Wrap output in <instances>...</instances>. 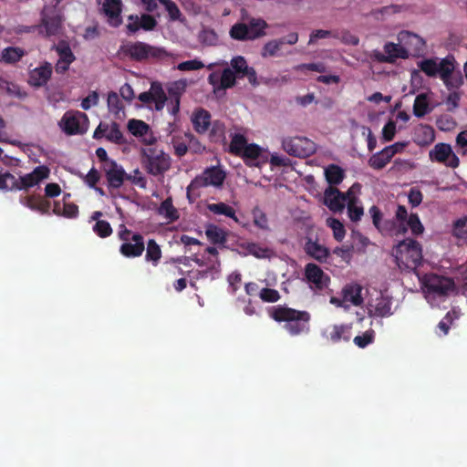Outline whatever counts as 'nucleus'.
Returning a JSON list of instances; mask_svg holds the SVG:
<instances>
[{
    "mask_svg": "<svg viewBox=\"0 0 467 467\" xmlns=\"http://www.w3.org/2000/svg\"><path fill=\"white\" fill-rule=\"evenodd\" d=\"M269 316L276 322H285V328L291 336L307 333L310 329V314L285 306H275L268 309Z\"/></svg>",
    "mask_w": 467,
    "mask_h": 467,
    "instance_id": "nucleus-1",
    "label": "nucleus"
},
{
    "mask_svg": "<svg viewBox=\"0 0 467 467\" xmlns=\"http://www.w3.org/2000/svg\"><path fill=\"white\" fill-rule=\"evenodd\" d=\"M229 149L232 153L243 158L249 166L260 167L269 160V152L266 148L255 143H248L245 137L241 134H234L232 137Z\"/></svg>",
    "mask_w": 467,
    "mask_h": 467,
    "instance_id": "nucleus-2",
    "label": "nucleus"
},
{
    "mask_svg": "<svg viewBox=\"0 0 467 467\" xmlns=\"http://www.w3.org/2000/svg\"><path fill=\"white\" fill-rule=\"evenodd\" d=\"M393 255L400 269H415L422 259L421 247L416 241L406 239L396 245Z\"/></svg>",
    "mask_w": 467,
    "mask_h": 467,
    "instance_id": "nucleus-3",
    "label": "nucleus"
},
{
    "mask_svg": "<svg viewBox=\"0 0 467 467\" xmlns=\"http://www.w3.org/2000/svg\"><path fill=\"white\" fill-rule=\"evenodd\" d=\"M193 129L199 134H208L212 140L223 136L224 126L220 121H212L210 113L203 109H195L191 117Z\"/></svg>",
    "mask_w": 467,
    "mask_h": 467,
    "instance_id": "nucleus-4",
    "label": "nucleus"
},
{
    "mask_svg": "<svg viewBox=\"0 0 467 467\" xmlns=\"http://www.w3.org/2000/svg\"><path fill=\"white\" fill-rule=\"evenodd\" d=\"M225 179V173L220 168H210L195 177L187 187V197L193 202L198 196L197 191L202 187H220Z\"/></svg>",
    "mask_w": 467,
    "mask_h": 467,
    "instance_id": "nucleus-5",
    "label": "nucleus"
},
{
    "mask_svg": "<svg viewBox=\"0 0 467 467\" xmlns=\"http://www.w3.org/2000/svg\"><path fill=\"white\" fill-rule=\"evenodd\" d=\"M140 153L146 171L151 175H161L171 167V158L162 150L158 148H142Z\"/></svg>",
    "mask_w": 467,
    "mask_h": 467,
    "instance_id": "nucleus-6",
    "label": "nucleus"
},
{
    "mask_svg": "<svg viewBox=\"0 0 467 467\" xmlns=\"http://www.w3.org/2000/svg\"><path fill=\"white\" fill-rule=\"evenodd\" d=\"M281 147L290 156L298 158L308 157L317 150V144L305 136H285Z\"/></svg>",
    "mask_w": 467,
    "mask_h": 467,
    "instance_id": "nucleus-7",
    "label": "nucleus"
},
{
    "mask_svg": "<svg viewBox=\"0 0 467 467\" xmlns=\"http://www.w3.org/2000/svg\"><path fill=\"white\" fill-rule=\"evenodd\" d=\"M456 60L453 56L445 57H429L420 60L417 63L418 67L428 77H440L445 73L454 71L456 67Z\"/></svg>",
    "mask_w": 467,
    "mask_h": 467,
    "instance_id": "nucleus-8",
    "label": "nucleus"
},
{
    "mask_svg": "<svg viewBox=\"0 0 467 467\" xmlns=\"http://www.w3.org/2000/svg\"><path fill=\"white\" fill-rule=\"evenodd\" d=\"M119 239L123 242L119 251L126 257H138L144 251L143 238L139 234H131L124 226H120L118 233Z\"/></svg>",
    "mask_w": 467,
    "mask_h": 467,
    "instance_id": "nucleus-9",
    "label": "nucleus"
},
{
    "mask_svg": "<svg viewBox=\"0 0 467 467\" xmlns=\"http://www.w3.org/2000/svg\"><path fill=\"white\" fill-rule=\"evenodd\" d=\"M139 100L149 109L161 111L167 102V95L159 82L151 83L148 91L138 97Z\"/></svg>",
    "mask_w": 467,
    "mask_h": 467,
    "instance_id": "nucleus-10",
    "label": "nucleus"
},
{
    "mask_svg": "<svg viewBox=\"0 0 467 467\" xmlns=\"http://www.w3.org/2000/svg\"><path fill=\"white\" fill-rule=\"evenodd\" d=\"M396 222L399 226V232L405 234L409 230L414 235H420L424 232L419 216L416 213H408L404 206H399L396 211Z\"/></svg>",
    "mask_w": 467,
    "mask_h": 467,
    "instance_id": "nucleus-11",
    "label": "nucleus"
},
{
    "mask_svg": "<svg viewBox=\"0 0 467 467\" xmlns=\"http://www.w3.org/2000/svg\"><path fill=\"white\" fill-rule=\"evenodd\" d=\"M429 158L432 162L441 163L446 167L455 169L460 160L448 143H437L430 151Z\"/></svg>",
    "mask_w": 467,
    "mask_h": 467,
    "instance_id": "nucleus-12",
    "label": "nucleus"
},
{
    "mask_svg": "<svg viewBox=\"0 0 467 467\" xmlns=\"http://www.w3.org/2000/svg\"><path fill=\"white\" fill-rule=\"evenodd\" d=\"M60 127L67 134L85 133L88 129V119L80 111H69L61 119Z\"/></svg>",
    "mask_w": 467,
    "mask_h": 467,
    "instance_id": "nucleus-13",
    "label": "nucleus"
},
{
    "mask_svg": "<svg viewBox=\"0 0 467 467\" xmlns=\"http://www.w3.org/2000/svg\"><path fill=\"white\" fill-rule=\"evenodd\" d=\"M127 130L132 136L136 137L145 145H153L156 142V137L150 125L141 119H129L127 122Z\"/></svg>",
    "mask_w": 467,
    "mask_h": 467,
    "instance_id": "nucleus-14",
    "label": "nucleus"
},
{
    "mask_svg": "<svg viewBox=\"0 0 467 467\" xmlns=\"http://www.w3.org/2000/svg\"><path fill=\"white\" fill-rule=\"evenodd\" d=\"M189 82L185 78L178 79L171 82L167 90L170 95V103L168 105V111L171 116H176L180 111L181 97L187 89Z\"/></svg>",
    "mask_w": 467,
    "mask_h": 467,
    "instance_id": "nucleus-15",
    "label": "nucleus"
},
{
    "mask_svg": "<svg viewBox=\"0 0 467 467\" xmlns=\"http://www.w3.org/2000/svg\"><path fill=\"white\" fill-rule=\"evenodd\" d=\"M418 278L421 288L428 292H446L454 287V283L451 278L441 275L430 274Z\"/></svg>",
    "mask_w": 467,
    "mask_h": 467,
    "instance_id": "nucleus-16",
    "label": "nucleus"
},
{
    "mask_svg": "<svg viewBox=\"0 0 467 467\" xmlns=\"http://www.w3.org/2000/svg\"><path fill=\"white\" fill-rule=\"evenodd\" d=\"M50 170L45 165L37 166L31 172L21 175L17 179V190H27L38 185L41 182L47 179Z\"/></svg>",
    "mask_w": 467,
    "mask_h": 467,
    "instance_id": "nucleus-17",
    "label": "nucleus"
},
{
    "mask_svg": "<svg viewBox=\"0 0 467 467\" xmlns=\"http://www.w3.org/2000/svg\"><path fill=\"white\" fill-rule=\"evenodd\" d=\"M360 185L353 184L347 192L348 217L352 222H358L364 214L363 206L358 199Z\"/></svg>",
    "mask_w": 467,
    "mask_h": 467,
    "instance_id": "nucleus-18",
    "label": "nucleus"
},
{
    "mask_svg": "<svg viewBox=\"0 0 467 467\" xmlns=\"http://www.w3.org/2000/svg\"><path fill=\"white\" fill-rule=\"evenodd\" d=\"M102 169L110 188H119L126 180L127 174L123 167L115 161H108L107 163H103Z\"/></svg>",
    "mask_w": 467,
    "mask_h": 467,
    "instance_id": "nucleus-19",
    "label": "nucleus"
},
{
    "mask_svg": "<svg viewBox=\"0 0 467 467\" xmlns=\"http://www.w3.org/2000/svg\"><path fill=\"white\" fill-rule=\"evenodd\" d=\"M305 275L308 283L318 290L326 289L330 282V277L317 265L309 263L305 267Z\"/></svg>",
    "mask_w": 467,
    "mask_h": 467,
    "instance_id": "nucleus-20",
    "label": "nucleus"
},
{
    "mask_svg": "<svg viewBox=\"0 0 467 467\" xmlns=\"http://www.w3.org/2000/svg\"><path fill=\"white\" fill-rule=\"evenodd\" d=\"M348 202L347 192L341 193L337 188L327 187L324 192V203L333 213H341Z\"/></svg>",
    "mask_w": 467,
    "mask_h": 467,
    "instance_id": "nucleus-21",
    "label": "nucleus"
},
{
    "mask_svg": "<svg viewBox=\"0 0 467 467\" xmlns=\"http://www.w3.org/2000/svg\"><path fill=\"white\" fill-rule=\"evenodd\" d=\"M400 41L408 51V58L421 52L425 47V41L420 36L409 31H401L398 35Z\"/></svg>",
    "mask_w": 467,
    "mask_h": 467,
    "instance_id": "nucleus-22",
    "label": "nucleus"
},
{
    "mask_svg": "<svg viewBox=\"0 0 467 467\" xmlns=\"http://www.w3.org/2000/svg\"><path fill=\"white\" fill-rule=\"evenodd\" d=\"M93 137L95 139L105 138L109 141H111L116 144H123L126 141L122 132L120 131L119 126L116 123H100L94 131Z\"/></svg>",
    "mask_w": 467,
    "mask_h": 467,
    "instance_id": "nucleus-23",
    "label": "nucleus"
},
{
    "mask_svg": "<svg viewBox=\"0 0 467 467\" xmlns=\"http://www.w3.org/2000/svg\"><path fill=\"white\" fill-rule=\"evenodd\" d=\"M383 49L385 54L379 53L375 55L379 61L394 62L398 58H408V51L400 41H398V43L387 42L384 45Z\"/></svg>",
    "mask_w": 467,
    "mask_h": 467,
    "instance_id": "nucleus-24",
    "label": "nucleus"
},
{
    "mask_svg": "<svg viewBox=\"0 0 467 467\" xmlns=\"http://www.w3.org/2000/svg\"><path fill=\"white\" fill-rule=\"evenodd\" d=\"M351 328L348 324L333 325L327 327L322 332V336L334 344L341 341L348 342L351 338Z\"/></svg>",
    "mask_w": 467,
    "mask_h": 467,
    "instance_id": "nucleus-25",
    "label": "nucleus"
},
{
    "mask_svg": "<svg viewBox=\"0 0 467 467\" xmlns=\"http://www.w3.org/2000/svg\"><path fill=\"white\" fill-rule=\"evenodd\" d=\"M126 52L136 59L155 57L162 53L161 49L142 42L127 45Z\"/></svg>",
    "mask_w": 467,
    "mask_h": 467,
    "instance_id": "nucleus-26",
    "label": "nucleus"
},
{
    "mask_svg": "<svg viewBox=\"0 0 467 467\" xmlns=\"http://www.w3.org/2000/svg\"><path fill=\"white\" fill-rule=\"evenodd\" d=\"M376 297H371L368 303L369 310L374 311L379 317H387L392 314V297L388 294H375Z\"/></svg>",
    "mask_w": 467,
    "mask_h": 467,
    "instance_id": "nucleus-27",
    "label": "nucleus"
},
{
    "mask_svg": "<svg viewBox=\"0 0 467 467\" xmlns=\"http://www.w3.org/2000/svg\"><path fill=\"white\" fill-rule=\"evenodd\" d=\"M433 98L434 94L431 91L418 95L413 103L414 115L418 118H421L430 113L436 107Z\"/></svg>",
    "mask_w": 467,
    "mask_h": 467,
    "instance_id": "nucleus-28",
    "label": "nucleus"
},
{
    "mask_svg": "<svg viewBox=\"0 0 467 467\" xmlns=\"http://www.w3.org/2000/svg\"><path fill=\"white\" fill-rule=\"evenodd\" d=\"M52 74V66L49 63H44L32 69L28 76V84L35 88H39L47 83Z\"/></svg>",
    "mask_w": 467,
    "mask_h": 467,
    "instance_id": "nucleus-29",
    "label": "nucleus"
},
{
    "mask_svg": "<svg viewBox=\"0 0 467 467\" xmlns=\"http://www.w3.org/2000/svg\"><path fill=\"white\" fill-rule=\"evenodd\" d=\"M156 24L155 18L150 15H142L140 16L131 15L128 17L126 27L130 32L135 33L140 29L152 30Z\"/></svg>",
    "mask_w": 467,
    "mask_h": 467,
    "instance_id": "nucleus-30",
    "label": "nucleus"
},
{
    "mask_svg": "<svg viewBox=\"0 0 467 467\" xmlns=\"http://www.w3.org/2000/svg\"><path fill=\"white\" fill-rule=\"evenodd\" d=\"M305 252L320 263H327L330 257V251L317 240L308 238L305 244Z\"/></svg>",
    "mask_w": 467,
    "mask_h": 467,
    "instance_id": "nucleus-31",
    "label": "nucleus"
},
{
    "mask_svg": "<svg viewBox=\"0 0 467 467\" xmlns=\"http://www.w3.org/2000/svg\"><path fill=\"white\" fill-rule=\"evenodd\" d=\"M56 50L58 55L56 70L57 72L63 73L68 69L70 64L75 60V56L65 42L57 44Z\"/></svg>",
    "mask_w": 467,
    "mask_h": 467,
    "instance_id": "nucleus-32",
    "label": "nucleus"
},
{
    "mask_svg": "<svg viewBox=\"0 0 467 467\" xmlns=\"http://www.w3.org/2000/svg\"><path fill=\"white\" fill-rule=\"evenodd\" d=\"M235 74L230 68H225L220 76L217 73H212L209 77L210 83L213 86L214 91L232 88L235 83Z\"/></svg>",
    "mask_w": 467,
    "mask_h": 467,
    "instance_id": "nucleus-33",
    "label": "nucleus"
},
{
    "mask_svg": "<svg viewBox=\"0 0 467 467\" xmlns=\"http://www.w3.org/2000/svg\"><path fill=\"white\" fill-rule=\"evenodd\" d=\"M103 11L108 17V22L118 26L121 24V1L120 0H105L103 3Z\"/></svg>",
    "mask_w": 467,
    "mask_h": 467,
    "instance_id": "nucleus-34",
    "label": "nucleus"
},
{
    "mask_svg": "<svg viewBox=\"0 0 467 467\" xmlns=\"http://www.w3.org/2000/svg\"><path fill=\"white\" fill-rule=\"evenodd\" d=\"M331 255V253H330ZM353 258V248L350 246L341 245L337 246L332 251V256L329 257L328 262L331 265H350Z\"/></svg>",
    "mask_w": 467,
    "mask_h": 467,
    "instance_id": "nucleus-35",
    "label": "nucleus"
},
{
    "mask_svg": "<svg viewBox=\"0 0 467 467\" xmlns=\"http://www.w3.org/2000/svg\"><path fill=\"white\" fill-rule=\"evenodd\" d=\"M435 140L434 130L428 125H420L415 129L413 141L421 147L431 145Z\"/></svg>",
    "mask_w": 467,
    "mask_h": 467,
    "instance_id": "nucleus-36",
    "label": "nucleus"
},
{
    "mask_svg": "<svg viewBox=\"0 0 467 467\" xmlns=\"http://www.w3.org/2000/svg\"><path fill=\"white\" fill-rule=\"evenodd\" d=\"M26 51L19 47H7L0 52V63L13 65L19 62L25 56Z\"/></svg>",
    "mask_w": 467,
    "mask_h": 467,
    "instance_id": "nucleus-37",
    "label": "nucleus"
},
{
    "mask_svg": "<svg viewBox=\"0 0 467 467\" xmlns=\"http://www.w3.org/2000/svg\"><path fill=\"white\" fill-rule=\"evenodd\" d=\"M324 175L330 186L339 184L344 177L345 171L342 168L336 164H330L324 168Z\"/></svg>",
    "mask_w": 467,
    "mask_h": 467,
    "instance_id": "nucleus-38",
    "label": "nucleus"
},
{
    "mask_svg": "<svg viewBox=\"0 0 467 467\" xmlns=\"http://www.w3.org/2000/svg\"><path fill=\"white\" fill-rule=\"evenodd\" d=\"M243 248L245 250L244 254H251L259 259L269 258L273 254L272 250L268 247L254 243L244 244Z\"/></svg>",
    "mask_w": 467,
    "mask_h": 467,
    "instance_id": "nucleus-39",
    "label": "nucleus"
},
{
    "mask_svg": "<svg viewBox=\"0 0 467 467\" xmlns=\"http://www.w3.org/2000/svg\"><path fill=\"white\" fill-rule=\"evenodd\" d=\"M62 18L59 16L54 17H44L42 26H40V33H43V28L45 29V34L47 36H54L58 34L61 27Z\"/></svg>",
    "mask_w": 467,
    "mask_h": 467,
    "instance_id": "nucleus-40",
    "label": "nucleus"
},
{
    "mask_svg": "<svg viewBox=\"0 0 467 467\" xmlns=\"http://www.w3.org/2000/svg\"><path fill=\"white\" fill-rule=\"evenodd\" d=\"M267 24L262 19H253L247 25V40L255 39L265 35Z\"/></svg>",
    "mask_w": 467,
    "mask_h": 467,
    "instance_id": "nucleus-41",
    "label": "nucleus"
},
{
    "mask_svg": "<svg viewBox=\"0 0 467 467\" xmlns=\"http://www.w3.org/2000/svg\"><path fill=\"white\" fill-rule=\"evenodd\" d=\"M267 24L262 19H253L247 25V40L255 39L265 35Z\"/></svg>",
    "mask_w": 467,
    "mask_h": 467,
    "instance_id": "nucleus-42",
    "label": "nucleus"
},
{
    "mask_svg": "<svg viewBox=\"0 0 467 467\" xmlns=\"http://www.w3.org/2000/svg\"><path fill=\"white\" fill-rule=\"evenodd\" d=\"M326 224L332 230L333 237L337 242H342L346 237V228L338 219L334 217H327L326 219Z\"/></svg>",
    "mask_w": 467,
    "mask_h": 467,
    "instance_id": "nucleus-43",
    "label": "nucleus"
},
{
    "mask_svg": "<svg viewBox=\"0 0 467 467\" xmlns=\"http://www.w3.org/2000/svg\"><path fill=\"white\" fill-rule=\"evenodd\" d=\"M231 65L236 73L249 76L250 80H254V71L248 67L245 59L243 57H235L232 59Z\"/></svg>",
    "mask_w": 467,
    "mask_h": 467,
    "instance_id": "nucleus-44",
    "label": "nucleus"
},
{
    "mask_svg": "<svg viewBox=\"0 0 467 467\" xmlns=\"http://www.w3.org/2000/svg\"><path fill=\"white\" fill-rule=\"evenodd\" d=\"M205 234L213 244H223L226 241V233L220 227L210 224L205 229Z\"/></svg>",
    "mask_w": 467,
    "mask_h": 467,
    "instance_id": "nucleus-45",
    "label": "nucleus"
},
{
    "mask_svg": "<svg viewBox=\"0 0 467 467\" xmlns=\"http://www.w3.org/2000/svg\"><path fill=\"white\" fill-rule=\"evenodd\" d=\"M69 196L70 194L64 196V204L62 207L59 204H56L55 213L67 218H75L78 214V207L74 203L66 202V198Z\"/></svg>",
    "mask_w": 467,
    "mask_h": 467,
    "instance_id": "nucleus-46",
    "label": "nucleus"
},
{
    "mask_svg": "<svg viewBox=\"0 0 467 467\" xmlns=\"http://www.w3.org/2000/svg\"><path fill=\"white\" fill-rule=\"evenodd\" d=\"M207 209L215 214H223L233 218L235 222H238V219L235 217V212L234 208L224 202L209 203L207 205Z\"/></svg>",
    "mask_w": 467,
    "mask_h": 467,
    "instance_id": "nucleus-47",
    "label": "nucleus"
},
{
    "mask_svg": "<svg viewBox=\"0 0 467 467\" xmlns=\"http://www.w3.org/2000/svg\"><path fill=\"white\" fill-rule=\"evenodd\" d=\"M392 158L389 153H387V150L383 149L379 152L375 153L372 155L368 161L369 165L377 170H380L384 168L391 160Z\"/></svg>",
    "mask_w": 467,
    "mask_h": 467,
    "instance_id": "nucleus-48",
    "label": "nucleus"
},
{
    "mask_svg": "<svg viewBox=\"0 0 467 467\" xmlns=\"http://www.w3.org/2000/svg\"><path fill=\"white\" fill-rule=\"evenodd\" d=\"M159 214L168 222H173L179 218V213L170 200H165L161 202L159 208Z\"/></svg>",
    "mask_w": 467,
    "mask_h": 467,
    "instance_id": "nucleus-49",
    "label": "nucleus"
},
{
    "mask_svg": "<svg viewBox=\"0 0 467 467\" xmlns=\"http://www.w3.org/2000/svg\"><path fill=\"white\" fill-rule=\"evenodd\" d=\"M161 257V250L154 240H150L147 244L145 259L157 265Z\"/></svg>",
    "mask_w": 467,
    "mask_h": 467,
    "instance_id": "nucleus-50",
    "label": "nucleus"
},
{
    "mask_svg": "<svg viewBox=\"0 0 467 467\" xmlns=\"http://www.w3.org/2000/svg\"><path fill=\"white\" fill-rule=\"evenodd\" d=\"M22 205L35 211L44 213L47 211L46 202L36 196H26L21 198Z\"/></svg>",
    "mask_w": 467,
    "mask_h": 467,
    "instance_id": "nucleus-51",
    "label": "nucleus"
},
{
    "mask_svg": "<svg viewBox=\"0 0 467 467\" xmlns=\"http://www.w3.org/2000/svg\"><path fill=\"white\" fill-rule=\"evenodd\" d=\"M0 90L11 97L23 99L26 97V93L16 84L5 80V84L0 88Z\"/></svg>",
    "mask_w": 467,
    "mask_h": 467,
    "instance_id": "nucleus-52",
    "label": "nucleus"
},
{
    "mask_svg": "<svg viewBox=\"0 0 467 467\" xmlns=\"http://www.w3.org/2000/svg\"><path fill=\"white\" fill-rule=\"evenodd\" d=\"M441 80L449 89L458 88L463 84V78L459 74L454 75L453 71L441 75Z\"/></svg>",
    "mask_w": 467,
    "mask_h": 467,
    "instance_id": "nucleus-53",
    "label": "nucleus"
},
{
    "mask_svg": "<svg viewBox=\"0 0 467 467\" xmlns=\"http://www.w3.org/2000/svg\"><path fill=\"white\" fill-rule=\"evenodd\" d=\"M108 108L109 112L115 116H119L123 112V104L120 101L117 93L112 92L108 96Z\"/></svg>",
    "mask_w": 467,
    "mask_h": 467,
    "instance_id": "nucleus-54",
    "label": "nucleus"
},
{
    "mask_svg": "<svg viewBox=\"0 0 467 467\" xmlns=\"http://www.w3.org/2000/svg\"><path fill=\"white\" fill-rule=\"evenodd\" d=\"M449 294H424V297L431 307L446 308L445 303Z\"/></svg>",
    "mask_w": 467,
    "mask_h": 467,
    "instance_id": "nucleus-55",
    "label": "nucleus"
},
{
    "mask_svg": "<svg viewBox=\"0 0 467 467\" xmlns=\"http://www.w3.org/2000/svg\"><path fill=\"white\" fill-rule=\"evenodd\" d=\"M93 232L101 238H106L112 234V228L109 222L98 220L92 226Z\"/></svg>",
    "mask_w": 467,
    "mask_h": 467,
    "instance_id": "nucleus-56",
    "label": "nucleus"
},
{
    "mask_svg": "<svg viewBox=\"0 0 467 467\" xmlns=\"http://www.w3.org/2000/svg\"><path fill=\"white\" fill-rule=\"evenodd\" d=\"M17 190V178L10 173L0 174V191Z\"/></svg>",
    "mask_w": 467,
    "mask_h": 467,
    "instance_id": "nucleus-57",
    "label": "nucleus"
},
{
    "mask_svg": "<svg viewBox=\"0 0 467 467\" xmlns=\"http://www.w3.org/2000/svg\"><path fill=\"white\" fill-rule=\"evenodd\" d=\"M452 234L458 239H467V217L461 218L454 223Z\"/></svg>",
    "mask_w": 467,
    "mask_h": 467,
    "instance_id": "nucleus-58",
    "label": "nucleus"
},
{
    "mask_svg": "<svg viewBox=\"0 0 467 467\" xmlns=\"http://www.w3.org/2000/svg\"><path fill=\"white\" fill-rule=\"evenodd\" d=\"M283 43V40H271L267 42L262 49V56L268 57L277 55Z\"/></svg>",
    "mask_w": 467,
    "mask_h": 467,
    "instance_id": "nucleus-59",
    "label": "nucleus"
},
{
    "mask_svg": "<svg viewBox=\"0 0 467 467\" xmlns=\"http://www.w3.org/2000/svg\"><path fill=\"white\" fill-rule=\"evenodd\" d=\"M375 332L368 329L360 336H356L353 339L355 345L360 348H364L374 341Z\"/></svg>",
    "mask_w": 467,
    "mask_h": 467,
    "instance_id": "nucleus-60",
    "label": "nucleus"
},
{
    "mask_svg": "<svg viewBox=\"0 0 467 467\" xmlns=\"http://www.w3.org/2000/svg\"><path fill=\"white\" fill-rule=\"evenodd\" d=\"M455 318H458L457 312L455 310H451L449 311L446 316L440 321L438 327L443 335L448 334L450 327Z\"/></svg>",
    "mask_w": 467,
    "mask_h": 467,
    "instance_id": "nucleus-61",
    "label": "nucleus"
},
{
    "mask_svg": "<svg viewBox=\"0 0 467 467\" xmlns=\"http://www.w3.org/2000/svg\"><path fill=\"white\" fill-rule=\"evenodd\" d=\"M202 67H204V64L197 58L181 62L176 66L180 71H195Z\"/></svg>",
    "mask_w": 467,
    "mask_h": 467,
    "instance_id": "nucleus-62",
    "label": "nucleus"
},
{
    "mask_svg": "<svg viewBox=\"0 0 467 467\" xmlns=\"http://www.w3.org/2000/svg\"><path fill=\"white\" fill-rule=\"evenodd\" d=\"M247 25L245 24H235L230 30L231 37L236 40H247Z\"/></svg>",
    "mask_w": 467,
    "mask_h": 467,
    "instance_id": "nucleus-63",
    "label": "nucleus"
},
{
    "mask_svg": "<svg viewBox=\"0 0 467 467\" xmlns=\"http://www.w3.org/2000/svg\"><path fill=\"white\" fill-rule=\"evenodd\" d=\"M253 222L255 226L262 230L268 229V220L266 215L259 209L253 210Z\"/></svg>",
    "mask_w": 467,
    "mask_h": 467,
    "instance_id": "nucleus-64",
    "label": "nucleus"
}]
</instances>
